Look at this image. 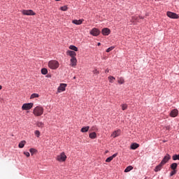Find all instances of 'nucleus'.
<instances>
[{
	"label": "nucleus",
	"mask_w": 179,
	"mask_h": 179,
	"mask_svg": "<svg viewBox=\"0 0 179 179\" xmlns=\"http://www.w3.org/2000/svg\"><path fill=\"white\" fill-rule=\"evenodd\" d=\"M33 114L35 117H41L44 114V108L43 106H36L33 110Z\"/></svg>",
	"instance_id": "nucleus-1"
},
{
	"label": "nucleus",
	"mask_w": 179,
	"mask_h": 179,
	"mask_svg": "<svg viewBox=\"0 0 179 179\" xmlns=\"http://www.w3.org/2000/svg\"><path fill=\"white\" fill-rule=\"evenodd\" d=\"M48 66L50 69H58L59 68V62L57 60H50L48 62Z\"/></svg>",
	"instance_id": "nucleus-2"
},
{
	"label": "nucleus",
	"mask_w": 179,
	"mask_h": 179,
	"mask_svg": "<svg viewBox=\"0 0 179 179\" xmlns=\"http://www.w3.org/2000/svg\"><path fill=\"white\" fill-rule=\"evenodd\" d=\"M66 157H67L66 155H65V152H62V153L57 156L56 160H57V162H66Z\"/></svg>",
	"instance_id": "nucleus-3"
},
{
	"label": "nucleus",
	"mask_w": 179,
	"mask_h": 179,
	"mask_svg": "<svg viewBox=\"0 0 179 179\" xmlns=\"http://www.w3.org/2000/svg\"><path fill=\"white\" fill-rule=\"evenodd\" d=\"M33 106H34V103H24L22 106V110H31V108H33Z\"/></svg>",
	"instance_id": "nucleus-4"
},
{
	"label": "nucleus",
	"mask_w": 179,
	"mask_h": 179,
	"mask_svg": "<svg viewBox=\"0 0 179 179\" xmlns=\"http://www.w3.org/2000/svg\"><path fill=\"white\" fill-rule=\"evenodd\" d=\"M166 15L168 17H170L171 19H178L179 16L176 13H173L171 11H168L166 13Z\"/></svg>",
	"instance_id": "nucleus-5"
},
{
	"label": "nucleus",
	"mask_w": 179,
	"mask_h": 179,
	"mask_svg": "<svg viewBox=\"0 0 179 179\" xmlns=\"http://www.w3.org/2000/svg\"><path fill=\"white\" fill-rule=\"evenodd\" d=\"M66 86H68V85H66L65 83L60 84V85L57 88V92L58 93H62V92H65Z\"/></svg>",
	"instance_id": "nucleus-6"
},
{
	"label": "nucleus",
	"mask_w": 179,
	"mask_h": 179,
	"mask_svg": "<svg viewBox=\"0 0 179 179\" xmlns=\"http://www.w3.org/2000/svg\"><path fill=\"white\" fill-rule=\"evenodd\" d=\"M22 13H23L24 15H27V16H33L36 15V13H34L32 10H23L22 11Z\"/></svg>",
	"instance_id": "nucleus-7"
},
{
	"label": "nucleus",
	"mask_w": 179,
	"mask_h": 179,
	"mask_svg": "<svg viewBox=\"0 0 179 179\" xmlns=\"http://www.w3.org/2000/svg\"><path fill=\"white\" fill-rule=\"evenodd\" d=\"M90 33V34H92V36H94L95 37H96L97 36H99V34H100V30L96 28H93Z\"/></svg>",
	"instance_id": "nucleus-8"
},
{
	"label": "nucleus",
	"mask_w": 179,
	"mask_h": 179,
	"mask_svg": "<svg viewBox=\"0 0 179 179\" xmlns=\"http://www.w3.org/2000/svg\"><path fill=\"white\" fill-rule=\"evenodd\" d=\"M171 159V157L170 156V155L167 154L162 160L161 164L164 166V164H166V163H167V162H169Z\"/></svg>",
	"instance_id": "nucleus-9"
},
{
	"label": "nucleus",
	"mask_w": 179,
	"mask_h": 179,
	"mask_svg": "<svg viewBox=\"0 0 179 179\" xmlns=\"http://www.w3.org/2000/svg\"><path fill=\"white\" fill-rule=\"evenodd\" d=\"M71 62V66H73V68H75L76 66V64L78 62V59H76V57H73L70 59Z\"/></svg>",
	"instance_id": "nucleus-10"
},
{
	"label": "nucleus",
	"mask_w": 179,
	"mask_h": 179,
	"mask_svg": "<svg viewBox=\"0 0 179 179\" xmlns=\"http://www.w3.org/2000/svg\"><path fill=\"white\" fill-rule=\"evenodd\" d=\"M111 31L108 28H103L101 31L103 36H108Z\"/></svg>",
	"instance_id": "nucleus-11"
},
{
	"label": "nucleus",
	"mask_w": 179,
	"mask_h": 179,
	"mask_svg": "<svg viewBox=\"0 0 179 179\" xmlns=\"http://www.w3.org/2000/svg\"><path fill=\"white\" fill-rule=\"evenodd\" d=\"M120 135H121V130L118 129L113 131L111 136H113V138H117V136H120Z\"/></svg>",
	"instance_id": "nucleus-12"
},
{
	"label": "nucleus",
	"mask_w": 179,
	"mask_h": 179,
	"mask_svg": "<svg viewBox=\"0 0 179 179\" xmlns=\"http://www.w3.org/2000/svg\"><path fill=\"white\" fill-rule=\"evenodd\" d=\"M67 55H69L71 58H76V52L75 51L68 50Z\"/></svg>",
	"instance_id": "nucleus-13"
},
{
	"label": "nucleus",
	"mask_w": 179,
	"mask_h": 179,
	"mask_svg": "<svg viewBox=\"0 0 179 179\" xmlns=\"http://www.w3.org/2000/svg\"><path fill=\"white\" fill-rule=\"evenodd\" d=\"M171 117H176L177 115H178V110L177 109H173L171 110L170 113Z\"/></svg>",
	"instance_id": "nucleus-14"
},
{
	"label": "nucleus",
	"mask_w": 179,
	"mask_h": 179,
	"mask_svg": "<svg viewBox=\"0 0 179 179\" xmlns=\"http://www.w3.org/2000/svg\"><path fill=\"white\" fill-rule=\"evenodd\" d=\"M117 156H118V153H115V154H114L113 155H112V156L108 157V158L106 159V163H110V162L113 160V159H114V157H117Z\"/></svg>",
	"instance_id": "nucleus-15"
},
{
	"label": "nucleus",
	"mask_w": 179,
	"mask_h": 179,
	"mask_svg": "<svg viewBox=\"0 0 179 179\" xmlns=\"http://www.w3.org/2000/svg\"><path fill=\"white\" fill-rule=\"evenodd\" d=\"M84 20H74L72 21V23H73V24H82L83 23Z\"/></svg>",
	"instance_id": "nucleus-16"
},
{
	"label": "nucleus",
	"mask_w": 179,
	"mask_h": 179,
	"mask_svg": "<svg viewBox=\"0 0 179 179\" xmlns=\"http://www.w3.org/2000/svg\"><path fill=\"white\" fill-rule=\"evenodd\" d=\"M163 166L164 165L162 164V162H160V164L155 167V171L156 173H157V171H160V170H162V167H163Z\"/></svg>",
	"instance_id": "nucleus-17"
},
{
	"label": "nucleus",
	"mask_w": 179,
	"mask_h": 179,
	"mask_svg": "<svg viewBox=\"0 0 179 179\" xmlns=\"http://www.w3.org/2000/svg\"><path fill=\"white\" fill-rule=\"evenodd\" d=\"M89 136L91 139H96L97 138V134L96 132H92L90 134Z\"/></svg>",
	"instance_id": "nucleus-18"
},
{
	"label": "nucleus",
	"mask_w": 179,
	"mask_h": 179,
	"mask_svg": "<svg viewBox=\"0 0 179 179\" xmlns=\"http://www.w3.org/2000/svg\"><path fill=\"white\" fill-rule=\"evenodd\" d=\"M117 82L120 85H124L125 80H124V78L122 77H119L117 78Z\"/></svg>",
	"instance_id": "nucleus-19"
},
{
	"label": "nucleus",
	"mask_w": 179,
	"mask_h": 179,
	"mask_svg": "<svg viewBox=\"0 0 179 179\" xmlns=\"http://www.w3.org/2000/svg\"><path fill=\"white\" fill-rule=\"evenodd\" d=\"M138 146H139V144L136 143H134L131 145V149H132L133 150H135V149H138Z\"/></svg>",
	"instance_id": "nucleus-20"
},
{
	"label": "nucleus",
	"mask_w": 179,
	"mask_h": 179,
	"mask_svg": "<svg viewBox=\"0 0 179 179\" xmlns=\"http://www.w3.org/2000/svg\"><path fill=\"white\" fill-rule=\"evenodd\" d=\"M24 145H26V141H22L19 145H18V147L20 148V149H22V148H24Z\"/></svg>",
	"instance_id": "nucleus-21"
},
{
	"label": "nucleus",
	"mask_w": 179,
	"mask_h": 179,
	"mask_svg": "<svg viewBox=\"0 0 179 179\" xmlns=\"http://www.w3.org/2000/svg\"><path fill=\"white\" fill-rule=\"evenodd\" d=\"M36 127L38 128H44V123H43V122H37Z\"/></svg>",
	"instance_id": "nucleus-22"
},
{
	"label": "nucleus",
	"mask_w": 179,
	"mask_h": 179,
	"mask_svg": "<svg viewBox=\"0 0 179 179\" xmlns=\"http://www.w3.org/2000/svg\"><path fill=\"white\" fill-rule=\"evenodd\" d=\"M133 169L134 167H132V166H129L125 169L124 173H129V171H131V170H132Z\"/></svg>",
	"instance_id": "nucleus-23"
},
{
	"label": "nucleus",
	"mask_w": 179,
	"mask_h": 179,
	"mask_svg": "<svg viewBox=\"0 0 179 179\" xmlns=\"http://www.w3.org/2000/svg\"><path fill=\"white\" fill-rule=\"evenodd\" d=\"M108 79L110 83H114V80H115V78H114V76H111L108 77Z\"/></svg>",
	"instance_id": "nucleus-24"
},
{
	"label": "nucleus",
	"mask_w": 179,
	"mask_h": 179,
	"mask_svg": "<svg viewBox=\"0 0 179 179\" xmlns=\"http://www.w3.org/2000/svg\"><path fill=\"white\" fill-rule=\"evenodd\" d=\"M90 127L89 126H87V127H84L81 129V131L82 132H87V131H89L90 129Z\"/></svg>",
	"instance_id": "nucleus-25"
},
{
	"label": "nucleus",
	"mask_w": 179,
	"mask_h": 179,
	"mask_svg": "<svg viewBox=\"0 0 179 179\" xmlns=\"http://www.w3.org/2000/svg\"><path fill=\"white\" fill-rule=\"evenodd\" d=\"M47 73H48V70H47V69L43 68L41 69V74L42 75H47Z\"/></svg>",
	"instance_id": "nucleus-26"
},
{
	"label": "nucleus",
	"mask_w": 179,
	"mask_h": 179,
	"mask_svg": "<svg viewBox=\"0 0 179 179\" xmlns=\"http://www.w3.org/2000/svg\"><path fill=\"white\" fill-rule=\"evenodd\" d=\"M177 166H178L177 163H173L171 165V170H176L177 169Z\"/></svg>",
	"instance_id": "nucleus-27"
},
{
	"label": "nucleus",
	"mask_w": 179,
	"mask_h": 179,
	"mask_svg": "<svg viewBox=\"0 0 179 179\" xmlns=\"http://www.w3.org/2000/svg\"><path fill=\"white\" fill-rule=\"evenodd\" d=\"M122 107V110L123 111H125V110H127V108H128V105L127 103H124L122 105H121Z\"/></svg>",
	"instance_id": "nucleus-28"
},
{
	"label": "nucleus",
	"mask_w": 179,
	"mask_h": 179,
	"mask_svg": "<svg viewBox=\"0 0 179 179\" xmlns=\"http://www.w3.org/2000/svg\"><path fill=\"white\" fill-rule=\"evenodd\" d=\"M69 49L72 50L73 51H78V48L75 45H70Z\"/></svg>",
	"instance_id": "nucleus-29"
},
{
	"label": "nucleus",
	"mask_w": 179,
	"mask_h": 179,
	"mask_svg": "<svg viewBox=\"0 0 179 179\" xmlns=\"http://www.w3.org/2000/svg\"><path fill=\"white\" fill-rule=\"evenodd\" d=\"M34 134H35V136H36L37 138H40V135H41L40 131L36 130V131H34Z\"/></svg>",
	"instance_id": "nucleus-30"
},
{
	"label": "nucleus",
	"mask_w": 179,
	"mask_h": 179,
	"mask_svg": "<svg viewBox=\"0 0 179 179\" xmlns=\"http://www.w3.org/2000/svg\"><path fill=\"white\" fill-rule=\"evenodd\" d=\"M173 160H179V154L178 155H174L172 157Z\"/></svg>",
	"instance_id": "nucleus-31"
},
{
	"label": "nucleus",
	"mask_w": 179,
	"mask_h": 179,
	"mask_svg": "<svg viewBox=\"0 0 179 179\" xmlns=\"http://www.w3.org/2000/svg\"><path fill=\"white\" fill-rule=\"evenodd\" d=\"M61 10H63L64 12L68 10V6H64L60 8Z\"/></svg>",
	"instance_id": "nucleus-32"
},
{
	"label": "nucleus",
	"mask_w": 179,
	"mask_h": 179,
	"mask_svg": "<svg viewBox=\"0 0 179 179\" xmlns=\"http://www.w3.org/2000/svg\"><path fill=\"white\" fill-rule=\"evenodd\" d=\"M37 97H38V94H32L31 95V96H30V99H36V98H37Z\"/></svg>",
	"instance_id": "nucleus-33"
},
{
	"label": "nucleus",
	"mask_w": 179,
	"mask_h": 179,
	"mask_svg": "<svg viewBox=\"0 0 179 179\" xmlns=\"http://www.w3.org/2000/svg\"><path fill=\"white\" fill-rule=\"evenodd\" d=\"M115 47L114 46H111L110 48H108L107 50H106V52H110V51H113V50H114Z\"/></svg>",
	"instance_id": "nucleus-34"
},
{
	"label": "nucleus",
	"mask_w": 179,
	"mask_h": 179,
	"mask_svg": "<svg viewBox=\"0 0 179 179\" xmlns=\"http://www.w3.org/2000/svg\"><path fill=\"white\" fill-rule=\"evenodd\" d=\"M175 174H177V170H173L171 172L170 176H171V177H173V176H174Z\"/></svg>",
	"instance_id": "nucleus-35"
},
{
	"label": "nucleus",
	"mask_w": 179,
	"mask_h": 179,
	"mask_svg": "<svg viewBox=\"0 0 179 179\" xmlns=\"http://www.w3.org/2000/svg\"><path fill=\"white\" fill-rule=\"evenodd\" d=\"M29 152H30V153H31V155H33L34 153H36V149H34V148H31V149L29 150Z\"/></svg>",
	"instance_id": "nucleus-36"
},
{
	"label": "nucleus",
	"mask_w": 179,
	"mask_h": 179,
	"mask_svg": "<svg viewBox=\"0 0 179 179\" xmlns=\"http://www.w3.org/2000/svg\"><path fill=\"white\" fill-rule=\"evenodd\" d=\"M92 72L93 73H94V75H99V73H100V72H99L97 69H94Z\"/></svg>",
	"instance_id": "nucleus-37"
},
{
	"label": "nucleus",
	"mask_w": 179,
	"mask_h": 179,
	"mask_svg": "<svg viewBox=\"0 0 179 179\" xmlns=\"http://www.w3.org/2000/svg\"><path fill=\"white\" fill-rule=\"evenodd\" d=\"M24 155H25L27 156V157H30V152H24Z\"/></svg>",
	"instance_id": "nucleus-38"
},
{
	"label": "nucleus",
	"mask_w": 179,
	"mask_h": 179,
	"mask_svg": "<svg viewBox=\"0 0 179 179\" xmlns=\"http://www.w3.org/2000/svg\"><path fill=\"white\" fill-rule=\"evenodd\" d=\"M96 129H97V128H96V126L92 127V131H96Z\"/></svg>",
	"instance_id": "nucleus-39"
},
{
	"label": "nucleus",
	"mask_w": 179,
	"mask_h": 179,
	"mask_svg": "<svg viewBox=\"0 0 179 179\" xmlns=\"http://www.w3.org/2000/svg\"><path fill=\"white\" fill-rule=\"evenodd\" d=\"M138 19V17H133V20H136Z\"/></svg>",
	"instance_id": "nucleus-40"
},
{
	"label": "nucleus",
	"mask_w": 179,
	"mask_h": 179,
	"mask_svg": "<svg viewBox=\"0 0 179 179\" xmlns=\"http://www.w3.org/2000/svg\"><path fill=\"white\" fill-rule=\"evenodd\" d=\"M108 72H109V70H108V69H106V70L105 71V73H108Z\"/></svg>",
	"instance_id": "nucleus-41"
},
{
	"label": "nucleus",
	"mask_w": 179,
	"mask_h": 179,
	"mask_svg": "<svg viewBox=\"0 0 179 179\" xmlns=\"http://www.w3.org/2000/svg\"><path fill=\"white\" fill-rule=\"evenodd\" d=\"M2 90V85H0V90Z\"/></svg>",
	"instance_id": "nucleus-42"
},
{
	"label": "nucleus",
	"mask_w": 179,
	"mask_h": 179,
	"mask_svg": "<svg viewBox=\"0 0 179 179\" xmlns=\"http://www.w3.org/2000/svg\"><path fill=\"white\" fill-rule=\"evenodd\" d=\"M98 45H101V43H98Z\"/></svg>",
	"instance_id": "nucleus-43"
},
{
	"label": "nucleus",
	"mask_w": 179,
	"mask_h": 179,
	"mask_svg": "<svg viewBox=\"0 0 179 179\" xmlns=\"http://www.w3.org/2000/svg\"><path fill=\"white\" fill-rule=\"evenodd\" d=\"M106 153H108V150H106Z\"/></svg>",
	"instance_id": "nucleus-44"
},
{
	"label": "nucleus",
	"mask_w": 179,
	"mask_h": 179,
	"mask_svg": "<svg viewBox=\"0 0 179 179\" xmlns=\"http://www.w3.org/2000/svg\"><path fill=\"white\" fill-rule=\"evenodd\" d=\"M73 79H76V77H73Z\"/></svg>",
	"instance_id": "nucleus-45"
},
{
	"label": "nucleus",
	"mask_w": 179,
	"mask_h": 179,
	"mask_svg": "<svg viewBox=\"0 0 179 179\" xmlns=\"http://www.w3.org/2000/svg\"><path fill=\"white\" fill-rule=\"evenodd\" d=\"M55 1H61V0H55Z\"/></svg>",
	"instance_id": "nucleus-46"
}]
</instances>
